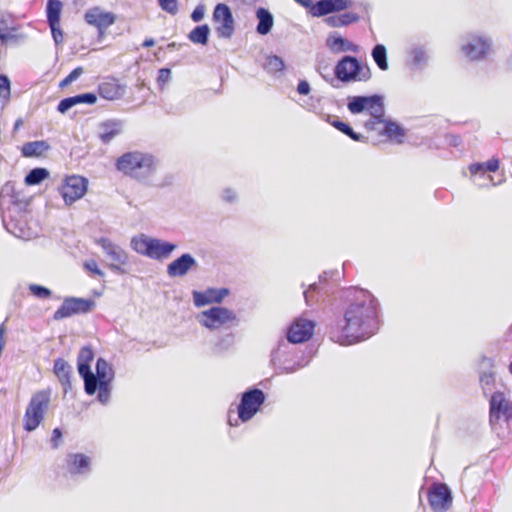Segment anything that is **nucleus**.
<instances>
[{"label":"nucleus","mask_w":512,"mask_h":512,"mask_svg":"<svg viewBox=\"0 0 512 512\" xmlns=\"http://www.w3.org/2000/svg\"><path fill=\"white\" fill-rule=\"evenodd\" d=\"M378 302L366 290H356L350 294L348 302L330 326L332 341L340 345H352L366 340L378 329Z\"/></svg>","instance_id":"1"},{"label":"nucleus","mask_w":512,"mask_h":512,"mask_svg":"<svg viewBox=\"0 0 512 512\" xmlns=\"http://www.w3.org/2000/svg\"><path fill=\"white\" fill-rule=\"evenodd\" d=\"M118 171L130 177L138 178L155 170L154 157L140 151L127 152L121 155L115 163Z\"/></svg>","instance_id":"2"},{"label":"nucleus","mask_w":512,"mask_h":512,"mask_svg":"<svg viewBox=\"0 0 512 512\" xmlns=\"http://www.w3.org/2000/svg\"><path fill=\"white\" fill-rule=\"evenodd\" d=\"M334 74L343 83L367 82L372 77L369 66L353 56L342 57L335 66Z\"/></svg>","instance_id":"3"},{"label":"nucleus","mask_w":512,"mask_h":512,"mask_svg":"<svg viewBox=\"0 0 512 512\" xmlns=\"http://www.w3.org/2000/svg\"><path fill=\"white\" fill-rule=\"evenodd\" d=\"M347 107L352 114H359L364 111L369 112L373 120L366 123L367 128L370 125L384 122V101L380 95L354 96L349 100Z\"/></svg>","instance_id":"4"},{"label":"nucleus","mask_w":512,"mask_h":512,"mask_svg":"<svg viewBox=\"0 0 512 512\" xmlns=\"http://www.w3.org/2000/svg\"><path fill=\"white\" fill-rule=\"evenodd\" d=\"M131 246L137 253L156 260L168 258L177 247L176 244L150 238L144 234L133 237Z\"/></svg>","instance_id":"5"},{"label":"nucleus","mask_w":512,"mask_h":512,"mask_svg":"<svg viewBox=\"0 0 512 512\" xmlns=\"http://www.w3.org/2000/svg\"><path fill=\"white\" fill-rule=\"evenodd\" d=\"M50 390L35 392L26 408L24 414V429L28 432L34 431L43 421L50 404Z\"/></svg>","instance_id":"6"},{"label":"nucleus","mask_w":512,"mask_h":512,"mask_svg":"<svg viewBox=\"0 0 512 512\" xmlns=\"http://www.w3.org/2000/svg\"><path fill=\"white\" fill-rule=\"evenodd\" d=\"M512 419V401L501 391H496L489 400V423L493 429L508 424Z\"/></svg>","instance_id":"7"},{"label":"nucleus","mask_w":512,"mask_h":512,"mask_svg":"<svg viewBox=\"0 0 512 512\" xmlns=\"http://www.w3.org/2000/svg\"><path fill=\"white\" fill-rule=\"evenodd\" d=\"M265 399V394L260 389L254 388L245 391L237 407L238 418L242 422H247L252 419L265 402Z\"/></svg>","instance_id":"8"},{"label":"nucleus","mask_w":512,"mask_h":512,"mask_svg":"<svg viewBox=\"0 0 512 512\" xmlns=\"http://www.w3.org/2000/svg\"><path fill=\"white\" fill-rule=\"evenodd\" d=\"M235 320L236 315L233 311L219 306L202 311L199 315L201 325L211 330L220 329Z\"/></svg>","instance_id":"9"},{"label":"nucleus","mask_w":512,"mask_h":512,"mask_svg":"<svg viewBox=\"0 0 512 512\" xmlns=\"http://www.w3.org/2000/svg\"><path fill=\"white\" fill-rule=\"evenodd\" d=\"M88 180L82 176L71 175L65 177L59 189L66 205H71L81 199L87 192Z\"/></svg>","instance_id":"10"},{"label":"nucleus","mask_w":512,"mask_h":512,"mask_svg":"<svg viewBox=\"0 0 512 512\" xmlns=\"http://www.w3.org/2000/svg\"><path fill=\"white\" fill-rule=\"evenodd\" d=\"M95 378L96 390L98 389V398L102 403H105L110 397L111 383L114 379V370L103 358H99L96 362Z\"/></svg>","instance_id":"11"},{"label":"nucleus","mask_w":512,"mask_h":512,"mask_svg":"<svg viewBox=\"0 0 512 512\" xmlns=\"http://www.w3.org/2000/svg\"><path fill=\"white\" fill-rule=\"evenodd\" d=\"M94 359L93 350L88 347H82L77 358L78 372L84 379L85 392L93 395L96 392V378L90 370V363Z\"/></svg>","instance_id":"12"},{"label":"nucleus","mask_w":512,"mask_h":512,"mask_svg":"<svg viewBox=\"0 0 512 512\" xmlns=\"http://www.w3.org/2000/svg\"><path fill=\"white\" fill-rule=\"evenodd\" d=\"M461 50L470 60H481L489 54L491 42L485 36L471 34L466 37Z\"/></svg>","instance_id":"13"},{"label":"nucleus","mask_w":512,"mask_h":512,"mask_svg":"<svg viewBox=\"0 0 512 512\" xmlns=\"http://www.w3.org/2000/svg\"><path fill=\"white\" fill-rule=\"evenodd\" d=\"M213 21L215 30L219 37L230 38L235 30V23L230 8L224 4L219 3L213 11Z\"/></svg>","instance_id":"14"},{"label":"nucleus","mask_w":512,"mask_h":512,"mask_svg":"<svg viewBox=\"0 0 512 512\" xmlns=\"http://www.w3.org/2000/svg\"><path fill=\"white\" fill-rule=\"evenodd\" d=\"M94 301L82 298H66L54 312L53 318L61 320L75 314H84L92 310Z\"/></svg>","instance_id":"15"},{"label":"nucleus","mask_w":512,"mask_h":512,"mask_svg":"<svg viewBox=\"0 0 512 512\" xmlns=\"http://www.w3.org/2000/svg\"><path fill=\"white\" fill-rule=\"evenodd\" d=\"M84 20L88 25L95 27L99 35H103L116 22L117 16L113 12L94 6L85 12Z\"/></svg>","instance_id":"16"},{"label":"nucleus","mask_w":512,"mask_h":512,"mask_svg":"<svg viewBox=\"0 0 512 512\" xmlns=\"http://www.w3.org/2000/svg\"><path fill=\"white\" fill-rule=\"evenodd\" d=\"M315 323L305 318L296 319L289 327L287 339L291 343L308 341L314 333Z\"/></svg>","instance_id":"17"},{"label":"nucleus","mask_w":512,"mask_h":512,"mask_svg":"<svg viewBox=\"0 0 512 512\" xmlns=\"http://www.w3.org/2000/svg\"><path fill=\"white\" fill-rule=\"evenodd\" d=\"M96 243L103 248L112 261L109 267L112 270L122 271L121 266L125 265L128 259L126 252L107 238H100Z\"/></svg>","instance_id":"18"},{"label":"nucleus","mask_w":512,"mask_h":512,"mask_svg":"<svg viewBox=\"0 0 512 512\" xmlns=\"http://www.w3.org/2000/svg\"><path fill=\"white\" fill-rule=\"evenodd\" d=\"M351 0H320L311 7V14L314 17H321L333 12L342 11L349 8Z\"/></svg>","instance_id":"19"},{"label":"nucleus","mask_w":512,"mask_h":512,"mask_svg":"<svg viewBox=\"0 0 512 512\" xmlns=\"http://www.w3.org/2000/svg\"><path fill=\"white\" fill-rule=\"evenodd\" d=\"M228 294L229 290L226 288H208L205 291H194L193 301L195 306L201 307L212 303H220Z\"/></svg>","instance_id":"20"},{"label":"nucleus","mask_w":512,"mask_h":512,"mask_svg":"<svg viewBox=\"0 0 512 512\" xmlns=\"http://www.w3.org/2000/svg\"><path fill=\"white\" fill-rule=\"evenodd\" d=\"M428 501L435 512H444L448 503V486L433 484L428 492Z\"/></svg>","instance_id":"21"},{"label":"nucleus","mask_w":512,"mask_h":512,"mask_svg":"<svg viewBox=\"0 0 512 512\" xmlns=\"http://www.w3.org/2000/svg\"><path fill=\"white\" fill-rule=\"evenodd\" d=\"M124 92V86L114 77H106L98 85V94L106 100H117L123 96Z\"/></svg>","instance_id":"22"},{"label":"nucleus","mask_w":512,"mask_h":512,"mask_svg":"<svg viewBox=\"0 0 512 512\" xmlns=\"http://www.w3.org/2000/svg\"><path fill=\"white\" fill-rule=\"evenodd\" d=\"M196 265V260L190 254L185 253L168 264L167 274L173 278L182 277Z\"/></svg>","instance_id":"23"},{"label":"nucleus","mask_w":512,"mask_h":512,"mask_svg":"<svg viewBox=\"0 0 512 512\" xmlns=\"http://www.w3.org/2000/svg\"><path fill=\"white\" fill-rule=\"evenodd\" d=\"M122 124L118 120L110 119L99 124V138L103 143H109L121 133Z\"/></svg>","instance_id":"24"},{"label":"nucleus","mask_w":512,"mask_h":512,"mask_svg":"<svg viewBox=\"0 0 512 512\" xmlns=\"http://www.w3.org/2000/svg\"><path fill=\"white\" fill-rule=\"evenodd\" d=\"M500 168V160L492 157L486 162H476L469 165L468 170L472 176H483L486 173H494Z\"/></svg>","instance_id":"25"},{"label":"nucleus","mask_w":512,"mask_h":512,"mask_svg":"<svg viewBox=\"0 0 512 512\" xmlns=\"http://www.w3.org/2000/svg\"><path fill=\"white\" fill-rule=\"evenodd\" d=\"M327 46L335 52H357L358 46L339 35H331L327 38Z\"/></svg>","instance_id":"26"},{"label":"nucleus","mask_w":512,"mask_h":512,"mask_svg":"<svg viewBox=\"0 0 512 512\" xmlns=\"http://www.w3.org/2000/svg\"><path fill=\"white\" fill-rule=\"evenodd\" d=\"M256 17L258 19L256 31L260 35L268 34L274 23L272 14L267 9L260 7L256 10Z\"/></svg>","instance_id":"27"},{"label":"nucleus","mask_w":512,"mask_h":512,"mask_svg":"<svg viewBox=\"0 0 512 512\" xmlns=\"http://www.w3.org/2000/svg\"><path fill=\"white\" fill-rule=\"evenodd\" d=\"M69 471L73 474L82 473L89 469L90 459L84 454H70L67 458Z\"/></svg>","instance_id":"28"},{"label":"nucleus","mask_w":512,"mask_h":512,"mask_svg":"<svg viewBox=\"0 0 512 512\" xmlns=\"http://www.w3.org/2000/svg\"><path fill=\"white\" fill-rule=\"evenodd\" d=\"M50 148L46 141H32L25 143L21 148L24 157H39Z\"/></svg>","instance_id":"29"},{"label":"nucleus","mask_w":512,"mask_h":512,"mask_svg":"<svg viewBox=\"0 0 512 512\" xmlns=\"http://www.w3.org/2000/svg\"><path fill=\"white\" fill-rule=\"evenodd\" d=\"M17 28L9 26V20L5 17L0 18V41L2 45H7L10 41H16Z\"/></svg>","instance_id":"30"},{"label":"nucleus","mask_w":512,"mask_h":512,"mask_svg":"<svg viewBox=\"0 0 512 512\" xmlns=\"http://www.w3.org/2000/svg\"><path fill=\"white\" fill-rule=\"evenodd\" d=\"M383 123H385L383 135H385L391 140L401 143L403 141V138L405 137L404 129L400 125L392 121L384 120Z\"/></svg>","instance_id":"31"},{"label":"nucleus","mask_w":512,"mask_h":512,"mask_svg":"<svg viewBox=\"0 0 512 512\" xmlns=\"http://www.w3.org/2000/svg\"><path fill=\"white\" fill-rule=\"evenodd\" d=\"M62 12V2L60 0H48L47 3V20L49 25L60 23Z\"/></svg>","instance_id":"32"},{"label":"nucleus","mask_w":512,"mask_h":512,"mask_svg":"<svg viewBox=\"0 0 512 512\" xmlns=\"http://www.w3.org/2000/svg\"><path fill=\"white\" fill-rule=\"evenodd\" d=\"M53 371L63 385L69 383L70 366L64 359L58 358L54 361Z\"/></svg>","instance_id":"33"},{"label":"nucleus","mask_w":512,"mask_h":512,"mask_svg":"<svg viewBox=\"0 0 512 512\" xmlns=\"http://www.w3.org/2000/svg\"><path fill=\"white\" fill-rule=\"evenodd\" d=\"M209 31L208 25H200L195 27L188 37L193 43L205 45L208 42Z\"/></svg>","instance_id":"34"},{"label":"nucleus","mask_w":512,"mask_h":512,"mask_svg":"<svg viewBox=\"0 0 512 512\" xmlns=\"http://www.w3.org/2000/svg\"><path fill=\"white\" fill-rule=\"evenodd\" d=\"M372 57L379 69H388L387 50L384 45L377 44L372 50Z\"/></svg>","instance_id":"35"},{"label":"nucleus","mask_w":512,"mask_h":512,"mask_svg":"<svg viewBox=\"0 0 512 512\" xmlns=\"http://www.w3.org/2000/svg\"><path fill=\"white\" fill-rule=\"evenodd\" d=\"M284 68H285V64H284L283 60L276 55L268 56L265 60L264 69L268 73L276 74L278 72H282L284 70Z\"/></svg>","instance_id":"36"},{"label":"nucleus","mask_w":512,"mask_h":512,"mask_svg":"<svg viewBox=\"0 0 512 512\" xmlns=\"http://www.w3.org/2000/svg\"><path fill=\"white\" fill-rule=\"evenodd\" d=\"M11 97L10 80L6 75H0V106L1 109L9 102Z\"/></svg>","instance_id":"37"},{"label":"nucleus","mask_w":512,"mask_h":512,"mask_svg":"<svg viewBox=\"0 0 512 512\" xmlns=\"http://www.w3.org/2000/svg\"><path fill=\"white\" fill-rule=\"evenodd\" d=\"M49 176V172L45 168L32 169L25 177L27 185H36Z\"/></svg>","instance_id":"38"},{"label":"nucleus","mask_w":512,"mask_h":512,"mask_svg":"<svg viewBox=\"0 0 512 512\" xmlns=\"http://www.w3.org/2000/svg\"><path fill=\"white\" fill-rule=\"evenodd\" d=\"M331 125L354 141H362L364 139L361 134L354 132L347 123H344L340 120L332 121Z\"/></svg>","instance_id":"39"},{"label":"nucleus","mask_w":512,"mask_h":512,"mask_svg":"<svg viewBox=\"0 0 512 512\" xmlns=\"http://www.w3.org/2000/svg\"><path fill=\"white\" fill-rule=\"evenodd\" d=\"M29 290L37 298L47 299L51 296V291L48 288L37 284H30Z\"/></svg>","instance_id":"40"},{"label":"nucleus","mask_w":512,"mask_h":512,"mask_svg":"<svg viewBox=\"0 0 512 512\" xmlns=\"http://www.w3.org/2000/svg\"><path fill=\"white\" fill-rule=\"evenodd\" d=\"M171 79V70L168 69V68H161L158 72V77H157V83L159 85V87L161 89H163L166 84L170 81Z\"/></svg>","instance_id":"41"},{"label":"nucleus","mask_w":512,"mask_h":512,"mask_svg":"<svg viewBox=\"0 0 512 512\" xmlns=\"http://www.w3.org/2000/svg\"><path fill=\"white\" fill-rule=\"evenodd\" d=\"M83 73L82 67H76L73 69L61 82L60 86L64 87L75 81Z\"/></svg>","instance_id":"42"},{"label":"nucleus","mask_w":512,"mask_h":512,"mask_svg":"<svg viewBox=\"0 0 512 512\" xmlns=\"http://www.w3.org/2000/svg\"><path fill=\"white\" fill-rule=\"evenodd\" d=\"M160 7L170 13V14H176L178 11V5L177 0H158Z\"/></svg>","instance_id":"43"},{"label":"nucleus","mask_w":512,"mask_h":512,"mask_svg":"<svg viewBox=\"0 0 512 512\" xmlns=\"http://www.w3.org/2000/svg\"><path fill=\"white\" fill-rule=\"evenodd\" d=\"M83 267L92 275L103 277L104 273L98 268L97 262L93 259L84 262Z\"/></svg>","instance_id":"44"},{"label":"nucleus","mask_w":512,"mask_h":512,"mask_svg":"<svg viewBox=\"0 0 512 512\" xmlns=\"http://www.w3.org/2000/svg\"><path fill=\"white\" fill-rule=\"evenodd\" d=\"M341 20L342 26H348L352 23H355L359 20V16L353 12H344L342 14H338Z\"/></svg>","instance_id":"45"},{"label":"nucleus","mask_w":512,"mask_h":512,"mask_svg":"<svg viewBox=\"0 0 512 512\" xmlns=\"http://www.w3.org/2000/svg\"><path fill=\"white\" fill-rule=\"evenodd\" d=\"M76 104H77L76 96L65 98L59 102L58 111L61 113H65L67 110H69L71 107H73Z\"/></svg>","instance_id":"46"},{"label":"nucleus","mask_w":512,"mask_h":512,"mask_svg":"<svg viewBox=\"0 0 512 512\" xmlns=\"http://www.w3.org/2000/svg\"><path fill=\"white\" fill-rule=\"evenodd\" d=\"M482 387L490 389L495 383V375L492 372H485L480 376Z\"/></svg>","instance_id":"47"},{"label":"nucleus","mask_w":512,"mask_h":512,"mask_svg":"<svg viewBox=\"0 0 512 512\" xmlns=\"http://www.w3.org/2000/svg\"><path fill=\"white\" fill-rule=\"evenodd\" d=\"M49 26H50L52 36H53L55 43L56 44L62 43L64 37H63V32L60 28V23H57L56 25H49Z\"/></svg>","instance_id":"48"},{"label":"nucleus","mask_w":512,"mask_h":512,"mask_svg":"<svg viewBox=\"0 0 512 512\" xmlns=\"http://www.w3.org/2000/svg\"><path fill=\"white\" fill-rule=\"evenodd\" d=\"M76 99H77V104H80V103L94 104L97 100V97L93 93H85V94L76 95Z\"/></svg>","instance_id":"49"},{"label":"nucleus","mask_w":512,"mask_h":512,"mask_svg":"<svg viewBox=\"0 0 512 512\" xmlns=\"http://www.w3.org/2000/svg\"><path fill=\"white\" fill-rule=\"evenodd\" d=\"M326 24L329 27H343L339 15H332L325 19Z\"/></svg>","instance_id":"50"},{"label":"nucleus","mask_w":512,"mask_h":512,"mask_svg":"<svg viewBox=\"0 0 512 512\" xmlns=\"http://www.w3.org/2000/svg\"><path fill=\"white\" fill-rule=\"evenodd\" d=\"M61 438H62L61 430L59 428L53 429L52 437H51V442H52V445H53L54 448H57L59 446Z\"/></svg>","instance_id":"51"},{"label":"nucleus","mask_w":512,"mask_h":512,"mask_svg":"<svg viewBox=\"0 0 512 512\" xmlns=\"http://www.w3.org/2000/svg\"><path fill=\"white\" fill-rule=\"evenodd\" d=\"M297 91L301 95H308L309 92H310V85H309V83L307 81H305V80H301L298 83Z\"/></svg>","instance_id":"52"},{"label":"nucleus","mask_w":512,"mask_h":512,"mask_svg":"<svg viewBox=\"0 0 512 512\" xmlns=\"http://www.w3.org/2000/svg\"><path fill=\"white\" fill-rule=\"evenodd\" d=\"M204 12L205 11L203 7H196L191 14L192 20L195 22L201 21L204 17Z\"/></svg>","instance_id":"53"},{"label":"nucleus","mask_w":512,"mask_h":512,"mask_svg":"<svg viewBox=\"0 0 512 512\" xmlns=\"http://www.w3.org/2000/svg\"><path fill=\"white\" fill-rule=\"evenodd\" d=\"M298 4L302 5L305 8H310L313 6L311 0H295Z\"/></svg>","instance_id":"54"},{"label":"nucleus","mask_w":512,"mask_h":512,"mask_svg":"<svg viewBox=\"0 0 512 512\" xmlns=\"http://www.w3.org/2000/svg\"><path fill=\"white\" fill-rule=\"evenodd\" d=\"M155 41L152 38H147L143 41L142 46L145 48H149L154 46Z\"/></svg>","instance_id":"55"},{"label":"nucleus","mask_w":512,"mask_h":512,"mask_svg":"<svg viewBox=\"0 0 512 512\" xmlns=\"http://www.w3.org/2000/svg\"><path fill=\"white\" fill-rule=\"evenodd\" d=\"M5 329H6V328H5V324H4V323H2V324L0 325V349H1V348H2V346L4 345L3 335H4V333H5Z\"/></svg>","instance_id":"56"},{"label":"nucleus","mask_w":512,"mask_h":512,"mask_svg":"<svg viewBox=\"0 0 512 512\" xmlns=\"http://www.w3.org/2000/svg\"><path fill=\"white\" fill-rule=\"evenodd\" d=\"M459 140V137H453L452 139H450V144L458 145Z\"/></svg>","instance_id":"57"},{"label":"nucleus","mask_w":512,"mask_h":512,"mask_svg":"<svg viewBox=\"0 0 512 512\" xmlns=\"http://www.w3.org/2000/svg\"><path fill=\"white\" fill-rule=\"evenodd\" d=\"M21 124H22V120H21V119H18V120L15 122L14 129H17Z\"/></svg>","instance_id":"58"},{"label":"nucleus","mask_w":512,"mask_h":512,"mask_svg":"<svg viewBox=\"0 0 512 512\" xmlns=\"http://www.w3.org/2000/svg\"><path fill=\"white\" fill-rule=\"evenodd\" d=\"M229 424L232 426V425H237V421L235 423L232 422L231 420V417L229 416V420H228Z\"/></svg>","instance_id":"59"},{"label":"nucleus","mask_w":512,"mask_h":512,"mask_svg":"<svg viewBox=\"0 0 512 512\" xmlns=\"http://www.w3.org/2000/svg\"><path fill=\"white\" fill-rule=\"evenodd\" d=\"M509 371H510V373L512 374V362H511V363H510V365H509Z\"/></svg>","instance_id":"60"}]
</instances>
